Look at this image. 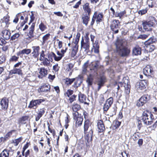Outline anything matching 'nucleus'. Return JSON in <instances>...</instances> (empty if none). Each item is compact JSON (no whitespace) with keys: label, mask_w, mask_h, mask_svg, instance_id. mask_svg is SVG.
Masks as SVG:
<instances>
[{"label":"nucleus","mask_w":157,"mask_h":157,"mask_svg":"<svg viewBox=\"0 0 157 157\" xmlns=\"http://www.w3.org/2000/svg\"><path fill=\"white\" fill-rule=\"evenodd\" d=\"M124 40L122 39H117L115 43L117 52L122 57L127 56L130 53V50L124 47L123 43Z\"/></svg>","instance_id":"1"},{"label":"nucleus","mask_w":157,"mask_h":157,"mask_svg":"<svg viewBox=\"0 0 157 157\" xmlns=\"http://www.w3.org/2000/svg\"><path fill=\"white\" fill-rule=\"evenodd\" d=\"M98 62L95 61L92 62L90 64V72L86 79V82L89 86H91L93 82L94 77L98 75L97 70L98 65Z\"/></svg>","instance_id":"2"},{"label":"nucleus","mask_w":157,"mask_h":157,"mask_svg":"<svg viewBox=\"0 0 157 157\" xmlns=\"http://www.w3.org/2000/svg\"><path fill=\"white\" fill-rule=\"evenodd\" d=\"M81 48L85 49V51H88L90 48L89 39L88 36L84 37V39L83 38L81 41Z\"/></svg>","instance_id":"3"},{"label":"nucleus","mask_w":157,"mask_h":157,"mask_svg":"<svg viewBox=\"0 0 157 157\" xmlns=\"http://www.w3.org/2000/svg\"><path fill=\"white\" fill-rule=\"evenodd\" d=\"M44 101V100L42 99L33 100L30 102L28 107L32 108H33L34 107H35L36 108L38 105H39L41 102Z\"/></svg>","instance_id":"4"},{"label":"nucleus","mask_w":157,"mask_h":157,"mask_svg":"<svg viewBox=\"0 0 157 157\" xmlns=\"http://www.w3.org/2000/svg\"><path fill=\"white\" fill-rule=\"evenodd\" d=\"M147 81L145 80H141L137 82L136 85V88L138 90H142L146 88L147 85Z\"/></svg>","instance_id":"5"},{"label":"nucleus","mask_w":157,"mask_h":157,"mask_svg":"<svg viewBox=\"0 0 157 157\" xmlns=\"http://www.w3.org/2000/svg\"><path fill=\"white\" fill-rule=\"evenodd\" d=\"M32 52L31 53L32 56L34 58H37L39 55L40 47L39 46H33L32 47Z\"/></svg>","instance_id":"6"},{"label":"nucleus","mask_w":157,"mask_h":157,"mask_svg":"<svg viewBox=\"0 0 157 157\" xmlns=\"http://www.w3.org/2000/svg\"><path fill=\"white\" fill-rule=\"evenodd\" d=\"M113 102V99L112 97H111L108 99L104 105L103 110L104 111H107L112 104Z\"/></svg>","instance_id":"7"},{"label":"nucleus","mask_w":157,"mask_h":157,"mask_svg":"<svg viewBox=\"0 0 157 157\" xmlns=\"http://www.w3.org/2000/svg\"><path fill=\"white\" fill-rule=\"evenodd\" d=\"M106 81V78L105 76H101L98 78L97 80V83L98 85V90H99L101 87L103 86L104 84Z\"/></svg>","instance_id":"8"},{"label":"nucleus","mask_w":157,"mask_h":157,"mask_svg":"<svg viewBox=\"0 0 157 157\" xmlns=\"http://www.w3.org/2000/svg\"><path fill=\"white\" fill-rule=\"evenodd\" d=\"M85 135V137L86 140L88 143H89L92 140V138L93 134V131L91 129H90L89 131L84 132Z\"/></svg>","instance_id":"9"},{"label":"nucleus","mask_w":157,"mask_h":157,"mask_svg":"<svg viewBox=\"0 0 157 157\" xmlns=\"http://www.w3.org/2000/svg\"><path fill=\"white\" fill-rule=\"evenodd\" d=\"M8 100L6 98H3L1 101V105L2 106V109L5 110H6L8 105Z\"/></svg>","instance_id":"10"},{"label":"nucleus","mask_w":157,"mask_h":157,"mask_svg":"<svg viewBox=\"0 0 157 157\" xmlns=\"http://www.w3.org/2000/svg\"><path fill=\"white\" fill-rule=\"evenodd\" d=\"M147 97L146 95H144L142 96L138 101L136 105L140 107L141 106H143L144 104L146 103Z\"/></svg>","instance_id":"11"},{"label":"nucleus","mask_w":157,"mask_h":157,"mask_svg":"<svg viewBox=\"0 0 157 157\" xmlns=\"http://www.w3.org/2000/svg\"><path fill=\"white\" fill-rule=\"evenodd\" d=\"M11 33L10 32L7 30H4L2 31L1 35L3 38L6 40L9 39L10 37Z\"/></svg>","instance_id":"12"},{"label":"nucleus","mask_w":157,"mask_h":157,"mask_svg":"<svg viewBox=\"0 0 157 157\" xmlns=\"http://www.w3.org/2000/svg\"><path fill=\"white\" fill-rule=\"evenodd\" d=\"M120 23V22L118 20H113L112 21L110 26L112 30H114V29L119 28Z\"/></svg>","instance_id":"13"},{"label":"nucleus","mask_w":157,"mask_h":157,"mask_svg":"<svg viewBox=\"0 0 157 157\" xmlns=\"http://www.w3.org/2000/svg\"><path fill=\"white\" fill-rule=\"evenodd\" d=\"M103 17V15L101 13H98L95 12L93 15V18H95L97 22H100L102 21Z\"/></svg>","instance_id":"14"},{"label":"nucleus","mask_w":157,"mask_h":157,"mask_svg":"<svg viewBox=\"0 0 157 157\" xmlns=\"http://www.w3.org/2000/svg\"><path fill=\"white\" fill-rule=\"evenodd\" d=\"M45 109L44 108H40L38 109L37 112V115L35 119V120L36 121H38L40 118L42 117L45 113Z\"/></svg>","instance_id":"15"},{"label":"nucleus","mask_w":157,"mask_h":157,"mask_svg":"<svg viewBox=\"0 0 157 157\" xmlns=\"http://www.w3.org/2000/svg\"><path fill=\"white\" fill-rule=\"evenodd\" d=\"M97 126L99 132H103L105 130V127L102 121H99L98 122Z\"/></svg>","instance_id":"16"},{"label":"nucleus","mask_w":157,"mask_h":157,"mask_svg":"<svg viewBox=\"0 0 157 157\" xmlns=\"http://www.w3.org/2000/svg\"><path fill=\"white\" fill-rule=\"evenodd\" d=\"M48 74V71L47 69L44 68H41L40 69L39 75H38V77L39 78H42Z\"/></svg>","instance_id":"17"},{"label":"nucleus","mask_w":157,"mask_h":157,"mask_svg":"<svg viewBox=\"0 0 157 157\" xmlns=\"http://www.w3.org/2000/svg\"><path fill=\"white\" fill-rule=\"evenodd\" d=\"M80 36V34L78 33L76 36L75 39L73 41L72 43V47H78V43L79 41V38Z\"/></svg>","instance_id":"18"},{"label":"nucleus","mask_w":157,"mask_h":157,"mask_svg":"<svg viewBox=\"0 0 157 157\" xmlns=\"http://www.w3.org/2000/svg\"><path fill=\"white\" fill-rule=\"evenodd\" d=\"M156 20L155 17L151 16L149 17V21H148V26L149 27H153L155 25Z\"/></svg>","instance_id":"19"},{"label":"nucleus","mask_w":157,"mask_h":157,"mask_svg":"<svg viewBox=\"0 0 157 157\" xmlns=\"http://www.w3.org/2000/svg\"><path fill=\"white\" fill-rule=\"evenodd\" d=\"M78 99L79 101L81 103H84L85 104H88L86 101V96L80 92H79L78 94Z\"/></svg>","instance_id":"20"},{"label":"nucleus","mask_w":157,"mask_h":157,"mask_svg":"<svg viewBox=\"0 0 157 157\" xmlns=\"http://www.w3.org/2000/svg\"><path fill=\"white\" fill-rule=\"evenodd\" d=\"M83 8L84 11L87 13L89 15H90L91 13V9L89 6V4L88 3H86L83 5Z\"/></svg>","instance_id":"21"},{"label":"nucleus","mask_w":157,"mask_h":157,"mask_svg":"<svg viewBox=\"0 0 157 157\" xmlns=\"http://www.w3.org/2000/svg\"><path fill=\"white\" fill-rule=\"evenodd\" d=\"M92 49H94L95 53H98L99 52V46L98 41H95L94 43H93Z\"/></svg>","instance_id":"22"},{"label":"nucleus","mask_w":157,"mask_h":157,"mask_svg":"<svg viewBox=\"0 0 157 157\" xmlns=\"http://www.w3.org/2000/svg\"><path fill=\"white\" fill-rule=\"evenodd\" d=\"M132 53L133 55L136 56L140 55L141 54V48L138 46L136 47L133 49Z\"/></svg>","instance_id":"23"},{"label":"nucleus","mask_w":157,"mask_h":157,"mask_svg":"<svg viewBox=\"0 0 157 157\" xmlns=\"http://www.w3.org/2000/svg\"><path fill=\"white\" fill-rule=\"evenodd\" d=\"M78 50L77 47H72L70 52L71 56L72 57H74L76 55Z\"/></svg>","instance_id":"24"},{"label":"nucleus","mask_w":157,"mask_h":157,"mask_svg":"<svg viewBox=\"0 0 157 157\" xmlns=\"http://www.w3.org/2000/svg\"><path fill=\"white\" fill-rule=\"evenodd\" d=\"M10 73L11 74H18L19 75H22V71L20 69H17L16 68H14L13 69L10 71Z\"/></svg>","instance_id":"25"},{"label":"nucleus","mask_w":157,"mask_h":157,"mask_svg":"<svg viewBox=\"0 0 157 157\" xmlns=\"http://www.w3.org/2000/svg\"><path fill=\"white\" fill-rule=\"evenodd\" d=\"M50 88V86L49 84H45L41 86L40 90L41 91H47L49 90Z\"/></svg>","instance_id":"26"},{"label":"nucleus","mask_w":157,"mask_h":157,"mask_svg":"<svg viewBox=\"0 0 157 157\" xmlns=\"http://www.w3.org/2000/svg\"><path fill=\"white\" fill-rule=\"evenodd\" d=\"M79 77L80 78H78L76 81L75 82L74 85V86L76 88L79 86L82 82L81 78H82V77L81 75H79Z\"/></svg>","instance_id":"27"},{"label":"nucleus","mask_w":157,"mask_h":157,"mask_svg":"<svg viewBox=\"0 0 157 157\" xmlns=\"http://www.w3.org/2000/svg\"><path fill=\"white\" fill-rule=\"evenodd\" d=\"M82 19L83 22L86 25H87L90 20V15L88 14L86 15H84L82 17Z\"/></svg>","instance_id":"28"},{"label":"nucleus","mask_w":157,"mask_h":157,"mask_svg":"<svg viewBox=\"0 0 157 157\" xmlns=\"http://www.w3.org/2000/svg\"><path fill=\"white\" fill-rule=\"evenodd\" d=\"M89 63V60H87L86 62H85L83 64L82 70V74H86L87 71V68L88 66V64Z\"/></svg>","instance_id":"29"},{"label":"nucleus","mask_w":157,"mask_h":157,"mask_svg":"<svg viewBox=\"0 0 157 157\" xmlns=\"http://www.w3.org/2000/svg\"><path fill=\"white\" fill-rule=\"evenodd\" d=\"M83 120L82 117L80 116L79 118H78L77 119L75 120L76 121L75 124L76 127H78L81 125Z\"/></svg>","instance_id":"30"},{"label":"nucleus","mask_w":157,"mask_h":157,"mask_svg":"<svg viewBox=\"0 0 157 157\" xmlns=\"http://www.w3.org/2000/svg\"><path fill=\"white\" fill-rule=\"evenodd\" d=\"M9 150L7 149H4L0 154V157H9Z\"/></svg>","instance_id":"31"},{"label":"nucleus","mask_w":157,"mask_h":157,"mask_svg":"<svg viewBox=\"0 0 157 157\" xmlns=\"http://www.w3.org/2000/svg\"><path fill=\"white\" fill-rule=\"evenodd\" d=\"M90 126L89 121H85L84 124V132H86L89 131V129H90L89 128Z\"/></svg>","instance_id":"32"},{"label":"nucleus","mask_w":157,"mask_h":157,"mask_svg":"<svg viewBox=\"0 0 157 157\" xmlns=\"http://www.w3.org/2000/svg\"><path fill=\"white\" fill-rule=\"evenodd\" d=\"M147 110H146V111L143 112V115L142 117V120L144 122V124H147Z\"/></svg>","instance_id":"33"},{"label":"nucleus","mask_w":157,"mask_h":157,"mask_svg":"<svg viewBox=\"0 0 157 157\" xmlns=\"http://www.w3.org/2000/svg\"><path fill=\"white\" fill-rule=\"evenodd\" d=\"M74 64L72 63H69L67 65L66 71V72H70L72 71V69L74 67Z\"/></svg>","instance_id":"34"},{"label":"nucleus","mask_w":157,"mask_h":157,"mask_svg":"<svg viewBox=\"0 0 157 157\" xmlns=\"http://www.w3.org/2000/svg\"><path fill=\"white\" fill-rule=\"evenodd\" d=\"M81 109L80 106L78 104L74 103L72 106V109L75 112H77Z\"/></svg>","instance_id":"35"},{"label":"nucleus","mask_w":157,"mask_h":157,"mask_svg":"<svg viewBox=\"0 0 157 157\" xmlns=\"http://www.w3.org/2000/svg\"><path fill=\"white\" fill-rule=\"evenodd\" d=\"M48 56L49 59H48L50 61H51L53 60V57L54 58L55 60L56 61V56L53 52H51V53L48 54Z\"/></svg>","instance_id":"36"},{"label":"nucleus","mask_w":157,"mask_h":157,"mask_svg":"<svg viewBox=\"0 0 157 157\" xmlns=\"http://www.w3.org/2000/svg\"><path fill=\"white\" fill-rule=\"evenodd\" d=\"M42 61V63L44 66L48 67L50 65V60L47 58H44Z\"/></svg>","instance_id":"37"},{"label":"nucleus","mask_w":157,"mask_h":157,"mask_svg":"<svg viewBox=\"0 0 157 157\" xmlns=\"http://www.w3.org/2000/svg\"><path fill=\"white\" fill-rule=\"evenodd\" d=\"M35 25L33 24L31 27L30 28V30L29 32V34L32 37L33 36V31H34Z\"/></svg>","instance_id":"38"},{"label":"nucleus","mask_w":157,"mask_h":157,"mask_svg":"<svg viewBox=\"0 0 157 157\" xmlns=\"http://www.w3.org/2000/svg\"><path fill=\"white\" fill-rule=\"evenodd\" d=\"M150 75H148V78H151L154 77V71L153 68L151 66H149Z\"/></svg>","instance_id":"39"},{"label":"nucleus","mask_w":157,"mask_h":157,"mask_svg":"<svg viewBox=\"0 0 157 157\" xmlns=\"http://www.w3.org/2000/svg\"><path fill=\"white\" fill-rule=\"evenodd\" d=\"M28 118V117L26 116H23L21 117L19 120V123L20 124H23L25 123V121L27 120Z\"/></svg>","instance_id":"40"},{"label":"nucleus","mask_w":157,"mask_h":157,"mask_svg":"<svg viewBox=\"0 0 157 157\" xmlns=\"http://www.w3.org/2000/svg\"><path fill=\"white\" fill-rule=\"evenodd\" d=\"M156 39L155 37L154 36H152L148 39V44H149L153 43H155L156 41Z\"/></svg>","instance_id":"41"},{"label":"nucleus","mask_w":157,"mask_h":157,"mask_svg":"<svg viewBox=\"0 0 157 157\" xmlns=\"http://www.w3.org/2000/svg\"><path fill=\"white\" fill-rule=\"evenodd\" d=\"M22 51L21 53H22V54H26V55H28L31 53V50L30 49L25 48L22 50Z\"/></svg>","instance_id":"42"},{"label":"nucleus","mask_w":157,"mask_h":157,"mask_svg":"<svg viewBox=\"0 0 157 157\" xmlns=\"http://www.w3.org/2000/svg\"><path fill=\"white\" fill-rule=\"evenodd\" d=\"M124 86L125 88L127 90H128L130 87L129 81L127 79L126 81H124Z\"/></svg>","instance_id":"43"},{"label":"nucleus","mask_w":157,"mask_h":157,"mask_svg":"<svg viewBox=\"0 0 157 157\" xmlns=\"http://www.w3.org/2000/svg\"><path fill=\"white\" fill-rule=\"evenodd\" d=\"M39 28L42 31H44L47 29V27L43 23H41L39 25Z\"/></svg>","instance_id":"44"},{"label":"nucleus","mask_w":157,"mask_h":157,"mask_svg":"<svg viewBox=\"0 0 157 157\" xmlns=\"http://www.w3.org/2000/svg\"><path fill=\"white\" fill-rule=\"evenodd\" d=\"M57 54L58 56H56V61H58L60 60L62 57L63 56V55L60 52H59L58 51L57 52Z\"/></svg>","instance_id":"45"},{"label":"nucleus","mask_w":157,"mask_h":157,"mask_svg":"<svg viewBox=\"0 0 157 157\" xmlns=\"http://www.w3.org/2000/svg\"><path fill=\"white\" fill-rule=\"evenodd\" d=\"M75 80V78H67L66 80V84L68 85H71Z\"/></svg>","instance_id":"46"},{"label":"nucleus","mask_w":157,"mask_h":157,"mask_svg":"<svg viewBox=\"0 0 157 157\" xmlns=\"http://www.w3.org/2000/svg\"><path fill=\"white\" fill-rule=\"evenodd\" d=\"M50 36V34L49 33L47 34L44 36L43 37V44L45 43V42L48 39Z\"/></svg>","instance_id":"47"},{"label":"nucleus","mask_w":157,"mask_h":157,"mask_svg":"<svg viewBox=\"0 0 157 157\" xmlns=\"http://www.w3.org/2000/svg\"><path fill=\"white\" fill-rule=\"evenodd\" d=\"M20 34L19 33H16L12 35L11 37V39L12 40H14L18 38L20 36Z\"/></svg>","instance_id":"48"},{"label":"nucleus","mask_w":157,"mask_h":157,"mask_svg":"<svg viewBox=\"0 0 157 157\" xmlns=\"http://www.w3.org/2000/svg\"><path fill=\"white\" fill-rule=\"evenodd\" d=\"M74 119L75 120L77 119L80 116H81V115H79L78 113L77 112L73 113Z\"/></svg>","instance_id":"49"},{"label":"nucleus","mask_w":157,"mask_h":157,"mask_svg":"<svg viewBox=\"0 0 157 157\" xmlns=\"http://www.w3.org/2000/svg\"><path fill=\"white\" fill-rule=\"evenodd\" d=\"M45 55L44 54V50L41 51L40 55V57L39 60L40 61H42L43 60V59L45 57Z\"/></svg>","instance_id":"50"},{"label":"nucleus","mask_w":157,"mask_h":157,"mask_svg":"<svg viewBox=\"0 0 157 157\" xmlns=\"http://www.w3.org/2000/svg\"><path fill=\"white\" fill-rule=\"evenodd\" d=\"M148 48H149V52H151L155 49V47L154 45H150L148 44Z\"/></svg>","instance_id":"51"},{"label":"nucleus","mask_w":157,"mask_h":157,"mask_svg":"<svg viewBox=\"0 0 157 157\" xmlns=\"http://www.w3.org/2000/svg\"><path fill=\"white\" fill-rule=\"evenodd\" d=\"M73 91L71 90H68L64 94L65 95H67L68 97L72 95L73 93Z\"/></svg>","instance_id":"52"},{"label":"nucleus","mask_w":157,"mask_h":157,"mask_svg":"<svg viewBox=\"0 0 157 157\" xmlns=\"http://www.w3.org/2000/svg\"><path fill=\"white\" fill-rule=\"evenodd\" d=\"M21 139L20 138L14 140L13 141V143L14 145L15 146L17 145L21 141Z\"/></svg>","instance_id":"53"},{"label":"nucleus","mask_w":157,"mask_h":157,"mask_svg":"<svg viewBox=\"0 0 157 157\" xmlns=\"http://www.w3.org/2000/svg\"><path fill=\"white\" fill-rule=\"evenodd\" d=\"M18 57L16 56H13L11 57L10 60V61H16L18 60Z\"/></svg>","instance_id":"54"},{"label":"nucleus","mask_w":157,"mask_h":157,"mask_svg":"<svg viewBox=\"0 0 157 157\" xmlns=\"http://www.w3.org/2000/svg\"><path fill=\"white\" fill-rule=\"evenodd\" d=\"M59 68V67L58 66V64H56L53 67V69L55 72L58 71Z\"/></svg>","instance_id":"55"},{"label":"nucleus","mask_w":157,"mask_h":157,"mask_svg":"<svg viewBox=\"0 0 157 157\" xmlns=\"http://www.w3.org/2000/svg\"><path fill=\"white\" fill-rule=\"evenodd\" d=\"M76 97V95H73L69 99V101L70 103H71L72 102L75 100Z\"/></svg>","instance_id":"56"},{"label":"nucleus","mask_w":157,"mask_h":157,"mask_svg":"<svg viewBox=\"0 0 157 157\" xmlns=\"http://www.w3.org/2000/svg\"><path fill=\"white\" fill-rule=\"evenodd\" d=\"M5 40L4 38H1L0 39V45L2 46L5 44L6 43V41Z\"/></svg>","instance_id":"57"},{"label":"nucleus","mask_w":157,"mask_h":157,"mask_svg":"<svg viewBox=\"0 0 157 157\" xmlns=\"http://www.w3.org/2000/svg\"><path fill=\"white\" fill-rule=\"evenodd\" d=\"M9 17L8 16H6L3 17V21L6 24H7L9 21Z\"/></svg>","instance_id":"58"},{"label":"nucleus","mask_w":157,"mask_h":157,"mask_svg":"<svg viewBox=\"0 0 157 157\" xmlns=\"http://www.w3.org/2000/svg\"><path fill=\"white\" fill-rule=\"evenodd\" d=\"M147 10L146 9L144 10H140L139 11L138 13L139 14H141V15L144 14L147 12Z\"/></svg>","instance_id":"59"},{"label":"nucleus","mask_w":157,"mask_h":157,"mask_svg":"<svg viewBox=\"0 0 157 157\" xmlns=\"http://www.w3.org/2000/svg\"><path fill=\"white\" fill-rule=\"evenodd\" d=\"M142 25L143 26V29L145 30H146L147 29V22H143L142 24Z\"/></svg>","instance_id":"60"},{"label":"nucleus","mask_w":157,"mask_h":157,"mask_svg":"<svg viewBox=\"0 0 157 157\" xmlns=\"http://www.w3.org/2000/svg\"><path fill=\"white\" fill-rule=\"evenodd\" d=\"M18 14H17L16 15V17L13 20V22L15 23H17L18 21Z\"/></svg>","instance_id":"61"},{"label":"nucleus","mask_w":157,"mask_h":157,"mask_svg":"<svg viewBox=\"0 0 157 157\" xmlns=\"http://www.w3.org/2000/svg\"><path fill=\"white\" fill-rule=\"evenodd\" d=\"M119 13V18L121 19L122 17L125 13V11L121 12Z\"/></svg>","instance_id":"62"},{"label":"nucleus","mask_w":157,"mask_h":157,"mask_svg":"<svg viewBox=\"0 0 157 157\" xmlns=\"http://www.w3.org/2000/svg\"><path fill=\"white\" fill-rule=\"evenodd\" d=\"M54 13L58 16L62 17L63 16V14L60 12H54Z\"/></svg>","instance_id":"63"},{"label":"nucleus","mask_w":157,"mask_h":157,"mask_svg":"<svg viewBox=\"0 0 157 157\" xmlns=\"http://www.w3.org/2000/svg\"><path fill=\"white\" fill-rule=\"evenodd\" d=\"M5 60V58L4 57H0V64H2Z\"/></svg>","instance_id":"64"}]
</instances>
